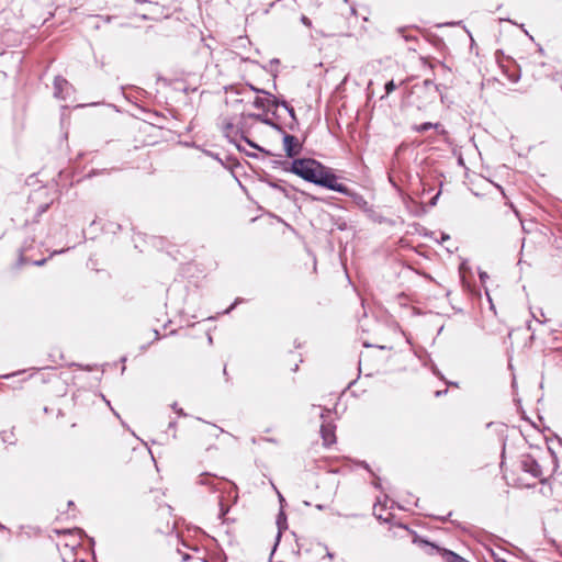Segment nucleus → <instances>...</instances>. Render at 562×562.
<instances>
[{"label": "nucleus", "instance_id": "obj_1", "mask_svg": "<svg viewBox=\"0 0 562 562\" xmlns=\"http://www.w3.org/2000/svg\"><path fill=\"white\" fill-rule=\"evenodd\" d=\"M285 170L303 180L336 192H346V186L337 182L338 177L330 168L313 158L293 159Z\"/></svg>", "mask_w": 562, "mask_h": 562}, {"label": "nucleus", "instance_id": "obj_2", "mask_svg": "<svg viewBox=\"0 0 562 562\" xmlns=\"http://www.w3.org/2000/svg\"><path fill=\"white\" fill-rule=\"evenodd\" d=\"M263 94L266 97H257L254 100L252 105L256 109H261L266 112H269L270 110H272L273 106H282L290 116V121L288 123H285V126L289 130L294 131L299 126V121L295 115L294 109L285 100H280L279 98H277L276 95H273L270 92H267Z\"/></svg>", "mask_w": 562, "mask_h": 562}, {"label": "nucleus", "instance_id": "obj_3", "mask_svg": "<svg viewBox=\"0 0 562 562\" xmlns=\"http://www.w3.org/2000/svg\"><path fill=\"white\" fill-rule=\"evenodd\" d=\"M329 409H323L321 413V418L323 419V424L321 425V435L326 446H329L335 442V425L326 422V415H329Z\"/></svg>", "mask_w": 562, "mask_h": 562}, {"label": "nucleus", "instance_id": "obj_4", "mask_svg": "<svg viewBox=\"0 0 562 562\" xmlns=\"http://www.w3.org/2000/svg\"><path fill=\"white\" fill-rule=\"evenodd\" d=\"M252 120V117L248 116V113H241L238 117V121L236 122L238 133L240 135V139L246 142L249 146L262 150L258 145H256L252 140H250L247 137V134L250 131V124L249 121Z\"/></svg>", "mask_w": 562, "mask_h": 562}, {"label": "nucleus", "instance_id": "obj_5", "mask_svg": "<svg viewBox=\"0 0 562 562\" xmlns=\"http://www.w3.org/2000/svg\"><path fill=\"white\" fill-rule=\"evenodd\" d=\"M281 133L283 134V148L286 157L294 158L301 153L302 144L295 136L285 133L283 130Z\"/></svg>", "mask_w": 562, "mask_h": 562}, {"label": "nucleus", "instance_id": "obj_6", "mask_svg": "<svg viewBox=\"0 0 562 562\" xmlns=\"http://www.w3.org/2000/svg\"><path fill=\"white\" fill-rule=\"evenodd\" d=\"M72 86L61 76H56L54 79V97L57 99L66 100L70 97Z\"/></svg>", "mask_w": 562, "mask_h": 562}, {"label": "nucleus", "instance_id": "obj_7", "mask_svg": "<svg viewBox=\"0 0 562 562\" xmlns=\"http://www.w3.org/2000/svg\"><path fill=\"white\" fill-rule=\"evenodd\" d=\"M521 469L527 472V473H530L533 477H541L542 475V468L541 465L537 462V460L535 458H532L531 456H525L521 460Z\"/></svg>", "mask_w": 562, "mask_h": 562}, {"label": "nucleus", "instance_id": "obj_8", "mask_svg": "<svg viewBox=\"0 0 562 562\" xmlns=\"http://www.w3.org/2000/svg\"><path fill=\"white\" fill-rule=\"evenodd\" d=\"M199 484L210 486L212 492H222L223 491L222 485H226L227 482L224 480H221L210 473H203L200 476Z\"/></svg>", "mask_w": 562, "mask_h": 562}, {"label": "nucleus", "instance_id": "obj_9", "mask_svg": "<svg viewBox=\"0 0 562 562\" xmlns=\"http://www.w3.org/2000/svg\"><path fill=\"white\" fill-rule=\"evenodd\" d=\"M223 133L231 143L235 144L239 148L238 142L241 139L236 123L225 121L223 124Z\"/></svg>", "mask_w": 562, "mask_h": 562}, {"label": "nucleus", "instance_id": "obj_10", "mask_svg": "<svg viewBox=\"0 0 562 562\" xmlns=\"http://www.w3.org/2000/svg\"><path fill=\"white\" fill-rule=\"evenodd\" d=\"M248 116L252 117L255 121L270 126L278 132H282V126L269 116V112L263 111V113H248Z\"/></svg>", "mask_w": 562, "mask_h": 562}, {"label": "nucleus", "instance_id": "obj_11", "mask_svg": "<svg viewBox=\"0 0 562 562\" xmlns=\"http://www.w3.org/2000/svg\"><path fill=\"white\" fill-rule=\"evenodd\" d=\"M441 127V124L440 123H431V122H425V123H422V124H418V125H413L412 126V130L416 133H425L427 132L428 130H439Z\"/></svg>", "mask_w": 562, "mask_h": 562}, {"label": "nucleus", "instance_id": "obj_12", "mask_svg": "<svg viewBox=\"0 0 562 562\" xmlns=\"http://www.w3.org/2000/svg\"><path fill=\"white\" fill-rule=\"evenodd\" d=\"M341 194L344 195H347L349 198L352 199V201L359 205V206H364L367 205V201L364 200L363 195L350 190L347 186H346V192H340Z\"/></svg>", "mask_w": 562, "mask_h": 562}, {"label": "nucleus", "instance_id": "obj_13", "mask_svg": "<svg viewBox=\"0 0 562 562\" xmlns=\"http://www.w3.org/2000/svg\"><path fill=\"white\" fill-rule=\"evenodd\" d=\"M443 557L446 559V562H469L464 558L460 557L459 554L450 550H445Z\"/></svg>", "mask_w": 562, "mask_h": 562}, {"label": "nucleus", "instance_id": "obj_14", "mask_svg": "<svg viewBox=\"0 0 562 562\" xmlns=\"http://www.w3.org/2000/svg\"><path fill=\"white\" fill-rule=\"evenodd\" d=\"M277 525H278V529H279L277 539L279 540L281 537L282 529L286 528V516L283 510H280V513L278 515Z\"/></svg>", "mask_w": 562, "mask_h": 562}, {"label": "nucleus", "instance_id": "obj_15", "mask_svg": "<svg viewBox=\"0 0 562 562\" xmlns=\"http://www.w3.org/2000/svg\"><path fill=\"white\" fill-rule=\"evenodd\" d=\"M413 541H414V543H417V544H420V546H422V544H423V546H429V547H431V549H434V550H438V549H439L437 546H435V544H432V543L428 542L427 540L422 539V538H420V537H418V536H415Z\"/></svg>", "mask_w": 562, "mask_h": 562}, {"label": "nucleus", "instance_id": "obj_16", "mask_svg": "<svg viewBox=\"0 0 562 562\" xmlns=\"http://www.w3.org/2000/svg\"><path fill=\"white\" fill-rule=\"evenodd\" d=\"M0 436H1L3 442L10 443V445L14 443L12 432L9 434L7 431H2Z\"/></svg>", "mask_w": 562, "mask_h": 562}, {"label": "nucleus", "instance_id": "obj_17", "mask_svg": "<svg viewBox=\"0 0 562 562\" xmlns=\"http://www.w3.org/2000/svg\"><path fill=\"white\" fill-rule=\"evenodd\" d=\"M384 89H385V95H389L396 89V85L393 80H390L385 83Z\"/></svg>", "mask_w": 562, "mask_h": 562}, {"label": "nucleus", "instance_id": "obj_18", "mask_svg": "<svg viewBox=\"0 0 562 562\" xmlns=\"http://www.w3.org/2000/svg\"><path fill=\"white\" fill-rule=\"evenodd\" d=\"M270 186L274 189H277L278 191L284 193L285 195H288V190L284 186H282L281 183H274V182H270Z\"/></svg>", "mask_w": 562, "mask_h": 562}, {"label": "nucleus", "instance_id": "obj_19", "mask_svg": "<svg viewBox=\"0 0 562 562\" xmlns=\"http://www.w3.org/2000/svg\"><path fill=\"white\" fill-rule=\"evenodd\" d=\"M271 113V117L277 122L281 119V115L279 114V106H273L272 110L269 111Z\"/></svg>", "mask_w": 562, "mask_h": 562}, {"label": "nucleus", "instance_id": "obj_20", "mask_svg": "<svg viewBox=\"0 0 562 562\" xmlns=\"http://www.w3.org/2000/svg\"><path fill=\"white\" fill-rule=\"evenodd\" d=\"M49 207V203H44L42 205L38 206L37 209V212H36V216H41L43 213H45Z\"/></svg>", "mask_w": 562, "mask_h": 562}, {"label": "nucleus", "instance_id": "obj_21", "mask_svg": "<svg viewBox=\"0 0 562 562\" xmlns=\"http://www.w3.org/2000/svg\"><path fill=\"white\" fill-rule=\"evenodd\" d=\"M26 262H27V261H26V259L24 258L23 252L21 251V252H20V256H19V259H18V261H16V265H15V266H16V268L22 267V266H23L24 263H26Z\"/></svg>", "mask_w": 562, "mask_h": 562}, {"label": "nucleus", "instance_id": "obj_22", "mask_svg": "<svg viewBox=\"0 0 562 562\" xmlns=\"http://www.w3.org/2000/svg\"><path fill=\"white\" fill-rule=\"evenodd\" d=\"M492 557L494 559L495 562H506V560L504 558H502L498 553L496 552H492Z\"/></svg>", "mask_w": 562, "mask_h": 562}, {"label": "nucleus", "instance_id": "obj_23", "mask_svg": "<svg viewBox=\"0 0 562 562\" xmlns=\"http://www.w3.org/2000/svg\"><path fill=\"white\" fill-rule=\"evenodd\" d=\"M301 22L308 27L312 25V21L306 15L301 16Z\"/></svg>", "mask_w": 562, "mask_h": 562}, {"label": "nucleus", "instance_id": "obj_24", "mask_svg": "<svg viewBox=\"0 0 562 562\" xmlns=\"http://www.w3.org/2000/svg\"><path fill=\"white\" fill-rule=\"evenodd\" d=\"M171 407H172V409H173L176 413H178L179 415H181V416H186V414L183 413L182 408H179V407H178V405H177V403H173V404L171 405Z\"/></svg>", "mask_w": 562, "mask_h": 562}, {"label": "nucleus", "instance_id": "obj_25", "mask_svg": "<svg viewBox=\"0 0 562 562\" xmlns=\"http://www.w3.org/2000/svg\"><path fill=\"white\" fill-rule=\"evenodd\" d=\"M220 505H221V512H220V517H223L227 514L228 512V508H225L222 501H220Z\"/></svg>", "mask_w": 562, "mask_h": 562}, {"label": "nucleus", "instance_id": "obj_26", "mask_svg": "<svg viewBox=\"0 0 562 562\" xmlns=\"http://www.w3.org/2000/svg\"><path fill=\"white\" fill-rule=\"evenodd\" d=\"M249 88H250L252 91L257 92V93H267V91H266V90H263V89H259V88H257V87H255V86H252V85H249Z\"/></svg>", "mask_w": 562, "mask_h": 562}, {"label": "nucleus", "instance_id": "obj_27", "mask_svg": "<svg viewBox=\"0 0 562 562\" xmlns=\"http://www.w3.org/2000/svg\"><path fill=\"white\" fill-rule=\"evenodd\" d=\"M239 303V300L237 299L227 310H225V314L231 313L235 308V306Z\"/></svg>", "mask_w": 562, "mask_h": 562}, {"label": "nucleus", "instance_id": "obj_28", "mask_svg": "<svg viewBox=\"0 0 562 562\" xmlns=\"http://www.w3.org/2000/svg\"><path fill=\"white\" fill-rule=\"evenodd\" d=\"M424 86H425V87L434 86L436 89H438V86H436V85L434 83V81H432V80H430V79H426V80L424 81Z\"/></svg>", "mask_w": 562, "mask_h": 562}, {"label": "nucleus", "instance_id": "obj_29", "mask_svg": "<svg viewBox=\"0 0 562 562\" xmlns=\"http://www.w3.org/2000/svg\"><path fill=\"white\" fill-rule=\"evenodd\" d=\"M46 261H47V259H46V258H43V259H41V260H35V261H33L32 263H33L34 266H38V267H40V266L45 265V262H46Z\"/></svg>", "mask_w": 562, "mask_h": 562}, {"label": "nucleus", "instance_id": "obj_30", "mask_svg": "<svg viewBox=\"0 0 562 562\" xmlns=\"http://www.w3.org/2000/svg\"><path fill=\"white\" fill-rule=\"evenodd\" d=\"M436 131L438 132V134H440L442 136H448V132H447V130L443 128L442 125L439 130H436Z\"/></svg>", "mask_w": 562, "mask_h": 562}, {"label": "nucleus", "instance_id": "obj_31", "mask_svg": "<svg viewBox=\"0 0 562 562\" xmlns=\"http://www.w3.org/2000/svg\"><path fill=\"white\" fill-rule=\"evenodd\" d=\"M436 131L438 132V134H440L442 136H448V132H447V130L443 128L442 125L439 130H436Z\"/></svg>", "mask_w": 562, "mask_h": 562}, {"label": "nucleus", "instance_id": "obj_32", "mask_svg": "<svg viewBox=\"0 0 562 562\" xmlns=\"http://www.w3.org/2000/svg\"><path fill=\"white\" fill-rule=\"evenodd\" d=\"M213 427L216 429L217 434H215L214 436L217 438L218 437V434H224L225 430L221 427H217L216 425H213Z\"/></svg>", "mask_w": 562, "mask_h": 562}, {"label": "nucleus", "instance_id": "obj_33", "mask_svg": "<svg viewBox=\"0 0 562 562\" xmlns=\"http://www.w3.org/2000/svg\"><path fill=\"white\" fill-rule=\"evenodd\" d=\"M23 371H18V372H14V373H10V374H4L2 375L3 379H10L11 376H14V375H18L20 373H22Z\"/></svg>", "mask_w": 562, "mask_h": 562}, {"label": "nucleus", "instance_id": "obj_34", "mask_svg": "<svg viewBox=\"0 0 562 562\" xmlns=\"http://www.w3.org/2000/svg\"><path fill=\"white\" fill-rule=\"evenodd\" d=\"M190 559H191V555H190V554H188V553H184V554L182 555V561H183V562H187V561H189Z\"/></svg>", "mask_w": 562, "mask_h": 562}, {"label": "nucleus", "instance_id": "obj_35", "mask_svg": "<svg viewBox=\"0 0 562 562\" xmlns=\"http://www.w3.org/2000/svg\"><path fill=\"white\" fill-rule=\"evenodd\" d=\"M486 278H488L487 273L486 272H481L480 273V279L481 281H484Z\"/></svg>", "mask_w": 562, "mask_h": 562}, {"label": "nucleus", "instance_id": "obj_36", "mask_svg": "<svg viewBox=\"0 0 562 562\" xmlns=\"http://www.w3.org/2000/svg\"><path fill=\"white\" fill-rule=\"evenodd\" d=\"M68 249H69V248H67V249H61V250H55V251L52 254V256L63 254V252L67 251Z\"/></svg>", "mask_w": 562, "mask_h": 562}, {"label": "nucleus", "instance_id": "obj_37", "mask_svg": "<svg viewBox=\"0 0 562 562\" xmlns=\"http://www.w3.org/2000/svg\"><path fill=\"white\" fill-rule=\"evenodd\" d=\"M155 340H158L160 338V334L157 329L154 330Z\"/></svg>", "mask_w": 562, "mask_h": 562}, {"label": "nucleus", "instance_id": "obj_38", "mask_svg": "<svg viewBox=\"0 0 562 562\" xmlns=\"http://www.w3.org/2000/svg\"><path fill=\"white\" fill-rule=\"evenodd\" d=\"M446 393H447V390L437 391L435 395L438 397V396H441L442 394H446Z\"/></svg>", "mask_w": 562, "mask_h": 562}, {"label": "nucleus", "instance_id": "obj_39", "mask_svg": "<svg viewBox=\"0 0 562 562\" xmlns=\"http://www.w3.org/2000/svg\"><path fill=\"white\" fill-rule=\"evenodd\" d=\"M277 493H278V496H279V501H280V503L282 504V503L284 502V498H283V496L280 494V492H278V491H277Z\"/></svg>", "mask_w": 562, "mask_h": 562}, {"label": "nucleus", "instance_id": "obj_40", "mask_svg": "<svg viewBox=\"0 0 562 562\" xmlns=\"http://www.w3.org/2000/svg\"><path fill=\"white\" fill-rule=\"evenodd\" d=\"M326 557H327L328 559H330V560H333V559H334V554H333L331 552H327Z\"/></svg>", "mask_w": 562, "mask_h": 562}, {"label": "nucleus", "instance_id": "obj_41", "mask_svg": "<svg viewBox=\"0 0 562 562\" xmlns=\"http://www.w3.org/2000/svg\"><path fill=\"white\" fill-rule=\"evenodd\" d=\"M512 209L514 210L516 216H519V212L513 206V204H510Z\"/></svg>", "mask_w": 562, "mask_h": 562}, {"label": "nucleus", "instance_id": "obj_42", "mask_svg": "<svg viewBox=\"0 0 562 562\" xmlns=\"http://www.w3.org/2000/svg\"><path fill=\"white\" fill-rule=\"evenodd\" d=\"M438 195H439V194H437L436 196H434V198H432V200H431V204H435V203H436V200L438 199Z\"/></svg>", "mask_w": 562, "mask_h": 562}, {"label": "nucleus", "instance_id": "obj_43", "mask_svg": "<svg viewBox=\"0 0 562 562\" xmlns=\"http://www.w3.org/2000/svg\"><path fill=\"white\" fill-rule=\"evenodd\" d=\"M448 239H449V236L446 234H442V240H448Z\"/></svg>", "mask_w": 562, "mask_h": 562}, {"label": "nucleus", "instance_id": "obj_44", "mask_svg": "<svg viewBox=\"0 0 562 562\" xmlns=\"http://www.w3.org/2000/svg\"><path fill=\"white\" fill-rule=\"evenodd\" d=\"M207 341H209L210 344H212V342H213V338H212V336H209V337H207Z\"/></svg>", "mask_w": 562, "mask_h": 562}, {"label": "nucleus", "instance_id": "obj_45", "mask_svg": "<svg viewBox=\"0 0 562 562\" xmlns=\"http://www.w3.org/2000/svg\"><path fill=\"white\" fill-rule=\"evenodd\" d=\"M111 409H112V412L114 413V415H115L117 418H120L119 413H116L113 408H111Z\"/></svg>", "mask_w": 562, "mask_h": 562}, {"label": "nucleus", "instance_id": "obj_46", "mask_svg": "<svg viewBox=\"0 0 562 562\" xmlns=\"http://www.w3.org/2000/svg\"><path fill=\"white\" fill-rule=\"evenodd\" d=\"M135 1L138 2V3L147 2V0H135Z\"/></svg>", "mask_w": 562, "mask_h": 562}, {"label": "nucleus", "instance_id": "obj_47", "mask_svg": "<svg viewBox=\"0 0 562 562\" xmlns=\"http://www.w3.org/2000/svg\"><path fill=\"white\" fill-rule=\"evenodd\" d=\"M297 369H299V366L295 364L294 368H293V371H297Z\"/></svg>", "mask_w": 562, "mask_h": 562}, {"label": "nucleus", "instance_id": "obj_48", "mask_svg": "<svg viewBox=\"0 0 562 562\" xmlns=\"http://www.w3.org/2000/svg\"><path fill=\"white\" fill-rule=\"evenodd\" d=\"M513 81H517L518 80V77L517 76H514V78L512 79Z\"/></svg>", "mask_w": 562, "mask_h": 562}, {"label": "nucleus", "instance_id": "obj_49", "mask_svg": "<svg viewBox=\"0 0 562 562\" xmlns=\"http://www.w3.org/2000/svg\"><path fill=\"white\" fill-rule=\"evenodd\" d=\"M513 81H517L518 80V77L517 76H514V78L512 79Z\"/></svg>", "mask_w": 562, "mask_h": 562}, {"label": "nucleus", "instance_id": "obj_50", "mask_svg": "<svg viewBox=\"0 0 562 562\" xmlns=\"http://www.w3.org/2000/svg\"><path fill=\"white\" fill-rule=\"evenodd\" d=\"M537 322H540V324H543L546 321H540V318H536Z\"/></svg>", "mask_w": 562, "mask_h": 562}, {"label": "nucleus", "instance_id": "obj_51", "mask_svg": "<svg viewBox=\"0 0 562 562\" xmlns=\"http://www.w3.org/2000/svg\"><path fill=\"white\" fill-rule=\"evenodd\" d=\"M537 322H540V324H543L546 321H540V318H536Z\"/></svg>", "mask_w": 562, "mask_h": 562}, {"label": "nucleus", "instance_id": "obj_52", "mask_svg": "<svg viewBox=\"0 0 562 562\" xmlns=\"http://www.w3.org/2000/svg\"><path fill=\"white\" fill-rule=\"evenodd\" d=\"M363 467H364L366 469H369V465H368L366 462H363Z\"/></svg>", "mask_w": 562, "mask_h": 562}, {"label": "nucleus", "instance_id": "obj_53", "mask_svg": "<svg viewBox=\"0 0 562 562\" xmlns=\"http://www.w3.org/2000/svg\"><path fill=\"white\" fill-rule=\"evenodd\" d=\"M3 529H5V527L0 524V530H3Z\"/></svg>", "mask_w": 562, "mask_h": 562}, {"label": "nucleus", "instance_id": "obj_54", "mask_svg": "<svg viewBox=\"0 0 562 562\" xmlns=\"http://www.w3.org/2000/svg\"><path fill=\"white\" fill-rule=\"evenodd\" d=\"M76 531H77L79 535H81V533H82V530H81V529H77Z\"/></svg>", "mask_w": 562, "mask_h": 562}, {"label": "nucleus", "instance_id": "obj_55", "mask_svg": "<svg viewBox=\"0 0 562 562\" xmlns=\"http://www.w3.org/2000/svg\"><path fill=\"white\" fill-rule=\"evenodd\" d=\"M102 397L106 402V404L110 405V401H106L104 396H102Z\"/></svg>", "mask_w": 562, "mask_h": 562}, {"label": "nucleus", "instance_id": "obj_56", "mask_svg": "<svg viewBox=\"0 0 562 562\" xmlns=\"http://www.w3.org/2000/svg\"><path fill=\"white\" fill-rule=\"evenodd\" d=\"M345 2H347L348 0H344Z\"/></svg>", "mask_w": 562, "mask_h": 562}]
</instances>
